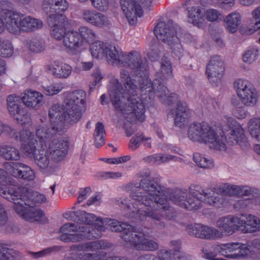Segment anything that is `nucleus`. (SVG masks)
<instances>
[{
	"instance_id": "nucleus-1",
	"label": "nucleus",
	"mask_w": 260,
	"mask_h": 260,
	"mask_svg": "<svg viewBox=\"0 0 260 260\" xmlns=\"http://www.w3.org/2000/svg\"><path fill=\"white\" fill-rule=\"evenodd\" d=\"M135 72L136 75L140 76V74ZM146 73L148 76L147 70ZM136 77L133 80L139 85V89L131 80L128 72L124 69L120 71V78L123 82L125 89H123L117 79H113L109 85L108 91L111 101L115 109L123 117L129 122H135L137 120L144 121L145 119L144 105L146 104L147 99H151L155 94L162 103L169 105H175L174 108L170 109L168 116L174 118L176 126H184L187 121L189 109L185 104L178 100V95L174 93L170 94L167 87L161 84L158 79L154 80L151 83L148 76V83H150L153 89L147 91L145 95H142L141 84L138 81Z\"/></svg>"
},
{
	"instance_id": "nucleus-2",
	"label": "nucleus",
	"mask_w": 260,
	"mask_h": 260,
	"mask_svg": "<svg viewBox=\"0 0 260 260\" xmlns=\"http://www.w3.org/2000/svg\"><path fill=\"white\" fill-rule=\"evenodd\" d=\"M131 200L122 199L121 201L128 216L146 220L147 217L160 221L165 217H173L168 200L164 196L163 188L148 173L140 181L139 187L132 190L129 193Z\"/></svg>"
},
{
	"instance_id": "nucleus-3",
	"label": "nucleus",
	"mask_w": 260,
	"mask_h": 260,
	"mask_svg": "<svg viewBox=\"0 0 260 260\" xmlns=\"http://www.w3.org/2000/svg\"><path fill=\"white\" fill-rule=\"evenodd\" d=\"M104 56L109 64L129 68L140 74V76L137 75L136 78L141 84L142 95H145L147 91H150L153 89V87L150 86V83H148L146 73L147 60L141 58L139 52L133 51L126 54L122 52L121 49L109 45L106 48Z\"/></svg>"
},
{
	"instance_id": "nucleus-4",
	"label": "nucleus",
	"mask_w": 260,
	"mask_h": 260,
	"mask_svg": "<svg viewBox=\"0 0 260 260\" xmlns=\"http://www.w3.org/2000/svg\"><path fill=\"white\" fill-rule=\"evenodd\" d=\"M172 201L182 208L189 210H198L204 204L221 208L224 205L222 197L214 196L209 189H204L199 185H191L188 191L176 189L171 196Z\"/></svg>"
},
{
	"instance_id": "nucleus-5",
	"label": "nucleus",
	"mask_w": 260,
	"mask_h": 260,
	"mask_svg": "<svg viewBox=\"0 0 260 260\" xmlns=\"http://www.w3.org/2000/svg\"><path fill=\"white\" fill-rule=\"evenodd\" d=\"M123 223H124L108 218L100 220V223H95L92 225L77 226L66 223V230L74 232L73 234L66 233V242H78L85 239L99 238L101 236L102 232L106 230L104 225L109 226L112 231L120 232L121 234L123 231V226H122Z\"/></svg>"
},
{
	"instance_id": "nucleus-6",
	"label": "nucleus",
	"mask_w": 260,
	"mask_h": 260,
	"mask_svg": "<svg viewBox=\"0 0 260 260\" xmlns=\"http://www.w3.org/2000/svg\"><path fill=\"white\" fill-rule=\"evenodd\" d=\"M43 10L48 15L47 22L51 27V35L56 40L65 43V5L63 0H45Z\"/></svg>"
},
{
	"instance_id": "nucleus-7",
	"label": "nucleus",
	"mask_w": 260,
	"mask_h": 260,
	"mask_svg": "<svg viewBox=\"0 0 260 260\" xmlns=\"http://www.w3.org/2000/svg\"><path fill=\"white\" fill-rule=\"evenodd\" d=\"M188 138L192 142L204 143L210 148L224 150L225 146L223 139H219L213 127L203 121L190 124L187 130Z\"/></svg>"
},
{
	"instance_id": "nucleus-8",
	"label": "nucleus",
	"mask_w": 260,
	"mask_h": 260,
	"mask_svg": "<svg viewBox=\"0 0 260 260\" xmlns=\"http://www.w3.org/2000/svg\"><path fill=\"white\" fill-rule=\"evenodd\" d=\"M22 194L16 188L0 185V196L14 205H25L33 207L37 203L45 202V196L27 188H23Z\"/></svg>"
},
{
	"instance_id": "nucleus-9",
	"label": "nucleus",
	"mask_w": 260,
	"mask_h": 260,
	"mask_svg": "<svg viewBox=\"0 0 260 260\" xmlns=\"http://www.w3.org/2000/svg\"><path fill=\"white\" fill-rule=\"evenodd\" d=\"M233 87L239 99L232 98V105L238 108L241 104L248 107H253L256 105L259 95L251 82L245 79L239 78L234 82Z\"/></svg>"
},
{
	"instance_id": "nucleus-10",
	"label": "nucleus",
	"mask_w": 260,
	"mask_h": 260,
	"mask_svg": "<svg viewBox=\"0 0 260 260\" xmlns=\"http://www.w3.org/2000/svg\"><path fill=\"white\" fill-rule=\"evenodd\" d=\"M122 226L123 231L120 237L131 248L144 251H155L158 248L156 242L146 238L144 233L137 231L131 225L124 223Z\"/></svg>"
},
{
	"instance_id": "nucleus-11",
	"label": "nucleus",
	"mask_w": 260,
	"mask_h": 260,
	"mask_svg": "<svg viewBox=\"0 0 260 260\" xmlns=\"http://www.w3.org/2000/svg\"><path fill=\"white\" fill-rule=\"evenodd\" d=\"M178 26L172 20L168 21L167 24L160 22L157 24L154 29L156 38L168 45L174 54L180 57L182 56L183 49L177 36Z\"/></svg>"
},
{
	"instance_id": "nucleus-12",
	"label": "nucleus",
	"mask_w": 260,
	"mask_h": 260,
	"mask_svg": "<svg viewBox=\"0 0 260 260\" xmlns=\"http://www.w3.org/2000/svg\"><path fill=\"white\" fill-rule=\"evenodd\" d=\"M224 118L226 123L229 127V132L225 136L221 135H218L219 139H223L226 149V143L230 145H239L243 149H245L249 146L247 138L245 134V131L242 126L234 118L225 116ZM222 133L223 134L222 131ZM224 151V150H223Z\"/></svg>"
},
{
	"instance_id": "nucleus-13",
	"label": "nucleus",
	"mask_w": 260,
	"mask_h": 260,
	"mask_svg": "<svg viewBox=\"0 0 260 260\" xmlns=\"http://www.w3.org/2000/svg\"><path fill=\"white\" fill-rule=\"evenodd\" d=\"M153 0H121V9L131 25L135 24L137 17L142 16L143 12L141 3L143 7H149Z\"/></svg>"
},
{
	"instance_id": "nucleus-14",
	"label": "nucleus",
	"mask_w": 260,
	"mask_h": 260,
	"mask_svg": "<svg viewBox=\"0 0 260 260\" xmlns=\"http://www.w3.org/2000/svg\"><path fill=\"white\" fill-rule=\"evenodd\" d=\"M241 222L242 221L240 220V217L233 215H228L219 218L216 222L218 239L231 236L236 231H239V223Z\"/></svg>"
},
{
	"instance_id": "nucleus-15",
	"label": "nucleus",
	"mask_w": 260,
	"mask_h": 260,
	"mask_svg": "<svg viewBox=\"0 0 260 260\" xmlns=\"http://www.w3.org/2000/svg\"><path fill=\"white\" fill-rule=\"evenodd\" d=\"M19 98L10 95L7 99V108L10 114L21 124H28L30 120V116L26 113L19 100Z\"/></svg>"
},
{
	"instance_id": "nucleus-16",
	"label": "nucleus",
	"mask_w": 260,
	"mask_h": 260,
	"mask_svg": "<svg viewBox=\"0 0 260 260\" xmlns=\"http://www.w3.org/2000/svg\"><path fill=\"white\" fill-rule=\"evenodd\" d=\"M186 231L189 235L202 239H219L217 229L213 226L200 223L190 224L186 226Z\"/></svg>"
},
{
	"instance_id": "nucleus-17",
	"label": "nucleus",
	"mask_w": 260,
	"mask_h": 260,
	"mask_svg": "<svg viewBox=\"0 0 260 260\" xmlns=\"http://www.w3.org/2000/svg\"><path fill=\"white\" fill-rule=\"evenodd\" d=\"M24 205L13 204V208L19 216L26 221L42 223L45 222L46 218L42 210L32 207L26 209Z\"/></svg>"
},
{
	"instance_id": "nucleus-18",
	"label": "nucleus",
	"mask_w": 260,
	"mask_h": 260,
	"mask_svg": "<svg viewBox=\"0 0 260 260\" xmlns=\"http://www.w3.org/2000/svg\"><path fill=\"white\" fill-rule=\"evenodd\" d=\"M4 166L9 174L16 178L31 181L35 178L34 171L24 164L6 162Z\"/></svg>"
},
{
	"instance_id": "nucleus-19",
	"label": "nucleus",
	"mask_w": 260,
	"mask_h": 260,
	"mask_svg": "<svg viewBox=\"0 0 260 260\" xmlns=\"http://www.w3.org/2000/svg\"><path fill=\"white\" fill-rule=\"evenodd\" d=\"M224 64L219 56L211 58L207 66L206 74L211 82H216L222 77L224 72Z\"/></svg>"
},
{
	"instance_id": "nucleus-20",
	"label": "nucleus",
	"mask_w": 260,
	"mask_h": 260,
	"mask_svg": "<svg viewBox=\"0 0 260 260\" xmlns=\"http://www.w3.org/2000/svg\"><path fill=\"white\" fill-rule=\"evenodd\" d=\"M82 18L87 23L98 28L108 27L111 22L108 17L94 10H85L82 13Z\"/></svg>"
},
{
	"instance_id": "nucleus-21",
	"label": "nucleus",
	"mask_w": 260,
	"mask_h": 260,
	"mask_svg": "<svg viewBox=\"0 0 260 260\" xmlns=\"http://www.w3.org/2000/svg\"><path fill=\"white\" fill-rule=\"evenodd\" d=\"M105 247L104 243L100 241L85 243L79 246V250L86 252L95 251L96 253H88L84 255L79 254L78 256L80 260H105L103 256L104 254L101 256V253L99 254L97 253V250L104 249Z\"/></svg>"
},
{
	"instance_id": "nucleus-22",
	"label": "nucleus",
	"mask_w": 260,
	"mask_h": 260,
	"mask_svg": "<svg viewBox=\"0 0 260 260\" xmlns=\"http://www.w3.org/2000/svg\"><path fill=\"white\" fill-rule=\"evenodd\" d=\"M18 14L12 11L4 9L0 11V34L5 29V26L11 33L18 34V27L16 21Z\"/></svg>"
},
{
	"instance_id": "nucleus-23",
	"label": "nucleus",
	"mask_w": 260,
	"mask_h": 260,
	"mask_svg": "<svg viewBox=\"0 0 260 260\" xmlns=\"http://www.w3.org/2000/svg\"><path fill=\"white\" fill-rule=\"evenodd\" d=\"M66 218H70L78 223H84L85 225L93 224L95 223H100V220H103L101 218L97 217L94 214L87 213L84 211H77L70 212V216L66 217ZM77 226H80L77 224H74ZM81 225L80 226H82Z\"/></svg>"
},
{
	"instance_id": "nucleus-24",
	"label": "nucleus",
	"mask_w": 260,
	"mask_h": 260,
	"mask_svg": "<svg viewBox=\"0 0 260 260\" xmlns=\"http://www.w3.org/2000/svg\"><path fill=\"white\" fill-rule=\"evenodd\" d=\"M245 219L240 218L239 231L243 233H251L260 230V219L254 215L248 214L244 216Z\"/></svg>"
},
{
	"instance_id": "nucleus-25",
	"label": "nucleus",
	"mask_w": 260,
	"mask_h": 260,
	"mask_svg": "<svg viewBox=\"0 0 260 260\" xmlns=\"http://www.w3.org/2000/svg\"><path fill=\"white\" fill-rule=\"evenodd\" d=\"M66 104L86 109V92L82 89H78L68 92L66 95Z\"/></svg>"
},
{
	"instance_id": "nucleus-26",
	"label": "nucleus",
	"mask_w": 260,
	"mask_h": 260,
	"mask_svg": "<svg viewBox=\"0 0 260 260\" xmlns=\"http://www.w3.org/2000/svg\"><path fill=\"white\" fill-rule=\"evenodd\" d=\"M17 20L16 21L18 25V33L20 30L23 31H31L36 29L41 28L43 26V22L39 19L31 18L30 16H27L21 19L18 15Z\"/></svg>"
},
{
	"instance_id": "nucleus-27",
	"label": "nucleus",
	"mask_w": 260,
	"mask_h": 260,
	"mask_svg": "<svg viewBox=\"0 0 260 260\" xmlns=\"http://www.w3.org/2000/svg\"><path fill=\"white\" fill-rule=\"evenodd\" d=\"M20 99L24 105L29 108L37 109L43 104V95L35 91H25Z\"/></svg>"
},
{
	"instance_id": "nucleus-28",
	"label": "nucleus",
	"mask_w": 260,
	"mask_h": 260,
	"mask_svg": "<svg viewBox=\"0 0 260 260\" xmlns=\"http://www.w3.org/2000/svg\"><path fill=\"white\" fill-rule=\"evenodd\" d=\"M59 123L54 124L51 127H42L36 130V135L42 142L47 143L49 142L51 138L58 134L61 135L64 134V131L62 127H59Z\"/></svg>"
},
{
	"instance_id": "nucleus-29",
	"label": "nucleus",
	"mask_w": 260,
	"mask_h": 260,
	"mask_svg": "<svg viewBox=\"0 0 260 260\" xmlns=\"http://www.w3.org/2000/svg\"><path fill=\"white\" fill-rule=\"evenodd\" d=\"M239 245L238 242L222 243L215 245L214 249L215 252H218L219 254L225 257L236 259L235 255L237 254Z\"/></svg>"
},
{
	"instance_id": "nucleus-30",
	"label": "nucleus",
	"mask_w": 260,
	"mask_h": 260,
	"mask_svg": "<svg viewBox=\"0 0 260 260\" xmlns=\"http://www.w3.org/2000/svg\"><path fill=\"white\" fill-rule=\"evenodd\" d=\"M50 153L52 159L56 162L62 160L65 155V144L64 140L59 141L54 139L49 144Z\"/></svg>"
},
{
	"instance_id": "nucleus-31",
	"label": "nucleus",
	"mask_w": 260,
	"mask_h": 260,
	"mask_svg": "<svg viewBox=\"0 0 260 260\" xmlns=\"http://www.w3.org/2000/svg\"><path fill=\"white\" fill-rule=\"evenodd\" d=\"M49 116L52 122L54 119L55 124L59 123V127L64 131L65 125V108L59 104L53 105L49 110Z\"/></svg>"
},
{
	"instance_id": "nucleus-32",
	"label": "nucleus",
	"mask_w": 260,
	"mask_h": 260,
	"mask_svg": "<svg viewBox=\"0 0 260 260\" xmlns=\"http://www.w3.org/2000/svg\"><path fill=\"white\" fill-rule=\"evenodd\" d=\"M85 109L66 104V127H70L78 122L81 118Z\"/></svg>"
},
{
	"instance_id": "nucleus-33",
	"label": "nucleus",
	"mask_w": 260,
	"mask_h": 260,
	"mask_svg": "<svg viewBox=\"0 0 260 260\" xmlns=\"http://www.w3.org/2000/svg\"><path fill=\"white\" fill-rule=\"evenodd\" d=\"M79 33L73 29L67 30L66 27V47L68 48L71 54H75L76 49L81 45Z\"/></svg>"
},
{
	"instance_id": "nucleus-34",
	"label": "nucleus",
	"mask_w": 260,
	"mask_h": 260,
	"mask_svg": "<svg viewBox=\"0 0 260 260\" xmlns=\"http://www.w3.org/2000/svg\"><path fill=\"white\" fill-rule=\"evenodd\" d=\"M241 21L240 14L237 12H233L227 15L224 19L225 27L230 32H235L238 30Z\"/></svg>"
},
{
	"instance_id": "nucleus-35",
	"label": "nucleus",
	"mask_w": 260,
	"mask_h": 260,
	"mask_svg": "<svg viewBox=\"0 0 260 260\" xmlns=\"http://www.w3.org/2000/svg\"><path fill=\"white\" fill-rule=\"evenodd\" d=\"M0 155L7 160H18L20 158L18 149L10 145H4L0 148Z\"/></svg>"
},
{
	"instance_id": "nucleus-36",
	"label": "nucleus",
	"mask_w": 260,
	"mask_h": 260,
	"mask_svg": "<svg viewBox=\"0 0 260 260\" xmlns=\"http://www.w3.org/2000/svg\"><path fill=\"white\" fill-rule=\"evenodd\" d=\"M156 76L162 81L172 78V65L170 60L166 57L162 58L160 71L157 73Z\"/></svg>"
},
{
	"instance_id": "nucleus-37",
	"label": "nucleus",
	"mask_w": 260,
	"mask_h": 260,
	"mask_svg": "<svg viewBox=\"0 0 260 260\" xmlns=\"http://www.w3.org/2000/svg\"><path fill=\"white\" fill-rule=\"evenodd\" d=\"M141 143H143L146 148H151V138L139 134H136L131 139L129 147L131 149L135 150L139 147Z\"/></svg>"
},
{
	"instance_id": "nucleus-38",
	"label": "nucleus",
	"mask_w": 260,
	"mask_h": 260,
	"mask_svg": "<svg viewBox=\"0 0 260 260\" xmlns=\"http://www.w3.org/2000/svg\"><path fill=\"white\" fill-rule=\"evenodd\" d=\"M106 132L104 124L98 122L96 123L94 131V143L96 147H100L105 143Z\"/></svg>"
},
{
	"instance_id": "nucleus-39",
	"label": "nucleus",
	"mask_w": 260,
	"mask_h": 260,
	"mask_svg": "<svg viewBox=\"0 0 260 260\" xmlns=\"http://www.w3.org/2000/svg\"><path fill=\"white\" fill-rule=\"evenodd\" d=\"M5 131L9 134L11 137L14 138L15 140H19L21 142L26 143L31 140L32 138L31 133L28 130H23L20 133H17L16 131L11 127L6 125Z\"/></svg>"
},
{
	"instance_id": "nucleus-40",
	"label": "nucleus",
	"mask_w": 260,
	"mask_h": 260,
	"mask_svg": "<svg viewBox=\"0 0 260 260\" xmlns=\"http://www.w3.org/2000/svg\"><path fill=\"white\" fill-rule=\"evenodd\" d=\"M236 185L230 183H221L210 189L211 192H214V196H218L216 194H223L230 197L235 196Z\"/></svg>"
},
{
	"instance_id": "nucleus-41",
	"label": "nucleus",
	"mask_w": 260,
	"mask_h": 260,
	"mask_svg": "<svg viewBox=\"0 0 260 260\" xmlns=\"http://www.w3.org/2000/svg\"><path fill=\"white\" fill-rule=\"evenodd\" d=\"M247 127L250 135L260 141V117H254L250 119Z\"/></svg>"
},
{
	"instance_id": "nucleus-42",
	"label": "nucleus",
	"mask_w": 260,
	"mask_h": 260,
	"mask_svg": "<svg viewBox=\"0 0 260 260\" xmlns=\"http://www.w3.org/2000/svg\"><path fill=\"white\" fill-rule=\"evenodd\" d=\"M34 158L40 169L44 170L49 167L50 160L46 150L44 149L38 150V153L35 154Z\"/></svg>"
},
{
	"instance_id": "nucleus-43",
	"label": "nucleus",
	"mask_w": 260,
	"mask_h": 260,
	"mask_svg": "<svg viewBox=\"0 0 260 260\" xmlns=\"http://www.w3.org/2000/svg\"><path fill=\"white\" fill-rule=\"evenodd\" d=\"M137 260H172L171 252L166 249H160L157 252V256L152 254H145L139 256Z\"/></svg>"
},
{
	"instance_id": "nucleus-44",
	"label": "nucleus",
	"mask_w": 260,
	"mask_h": 260,
	"mask_svg": "<svg viewBox=\"0 0 260 260\" xmlns=\"http://www.w3.org/2000/svg\"><path fill=\"white\" fill-rule=\"evenodd\" d=\"M259 49L257 46L249 47L244 52L242 59L244 62L247 64H252L256 61L259 56Z\"/></svg>"
},
{
	"instance_id": "nucleus-45",
	"label": "nucleus",
	"mask_w": 260,
	"mask_h": 260,
	"mask_svg": "<svg viewBox=\"0 0 260 260\" xmlns=\"http://www.w3.org/2000/svg\"><path fill=\"white\" fill-rule=\"evenodd\" d=\"M202 9L200 7H192L188 8V21L194 25L199 26L202 23Z\"/></svg>"
},
{
	"instance_id": "nucleus-46",
	"label": "nucleus",
	"mask_w": 260,
	"mask_h": 260,
	"mask_svg": "<svg viewBox=\"0 0 260 260\" xmlns=\"http://www.w3.org/2000/svg\"><path fill=\"white\" fill-rule=\"evenodd\" d=\"M239 244L240 245L237 251V254L235 255L236 259H246L252 256L253 253L252 243L251 246L241 243H239Z\"/></svg>"
},
{
	"instance_id": "nucleus-47",
	"label": "nucleus",
	"mask_w": 260,
	"mask_h": 260,
	"mask_svg": "<svg viewBox=\"0 0 260 260\" xmlns=\"http://www.w3.org/2000/svg\"><path fill=\"white\" fill-rule=\"evenodd\" d=\"M193 159L197 165L204 169H211L213 167V161L211 159L205 157L199 153L193 154Z\"/></svg>"
},
{
	"instance_id": "nucleus-48",
	"label": "nucleus",
	"mask_w": 260,
	"mask_h": 260,
	"mask_svg": "<svg viewBox=\"0 0 260 260\" xmlns=\"http://www.w3.org/2000/svg\"><path fill=\"white\" fill-rule=\"evenodd\" d=\"M106 47V44L101 41H96L92 43L90 47L92 56L96 58L103 57L104 56Z\"/></svg>"
},
{
	"instance_id": "nucleus-49",
	"label": "nucleus",
	"mask_w": 260,
	"mask_h": 260,
	"mask_svg": "<svg viewBox=\"0 0 260 260\" xmlns=\"http://www.w3.org/2000/svg\"><path fill=\"white\" fill-rule=\"evenodd\" d=\"M13 52V47L11 42L8 40L0 38V56L9 57Z\"/></svg>"
},
{
	"instance_id": "nucleus-50",
	"label": "nucleus",
	"mask_w": 260,
	"mask_h": 260,
	"mask_svg": "<svg viewBox=\"0 0 260 260\" xmlns=\"http://www.w3.org/2000/svg\"><path fill=\"white\" fill-rule=\"evenodd\" d=\"M18 257V252L0 245V260H14Z\"/></svg>"
},
{
	"instance_id": "nucleus-51",
	"label": "nucleus",
	"mask_w": 260,
	"mask_h": 260,
	"mask_svg": "<svg viewBox=\"0 0 260 260\" xmlns=\"http://www.w3.org/2000/svg\"><path fill=\"white\" fill-rule=\"evenodd\" d=\"M63 249V246L56 245L48 247L38 252L29 251L28 253L34 258H39L49 255L52 252H57Z\"/></svg>"
},
{
	"instance_id": "nucleus-52",
	"label": "nucleus",
	"mask_w": 260,
	"mask_h": 260,
	"mask_svg": "<svg viewBox=\"0 0 260 260\" xmlns=\"http://www.w3.org/2000/svg\"><path fill=\"white\" fill-rule=\"evenodd\" d=\"M258 199H242L236 202L233 205L234 208L238 211L245 210L247 207L252 205H257Z\"/></svg>"
},
{
	"instance_id": "nucleus-53",
	"label": "nucleus",
	"mask_w": 260,
	"mask_h": 260,
	"mask_svg": "<svg viewBox=\"0 0 260 260\" xmlns=\"http://www.w3.org/2000/svg\"><path fill=\"white\" fill-rule=\"evenodd\" d=\"M203 17L210 22H216L221 20L223 15L221 11L215 9L206 10L203 15Z\"/></svg>"
},
{
	"instance_id": "nucleus-54",
	"label": "nucleus",
	"mask_w": 260,
	"mask_h": 260,
	"mask_svg": "<svg viewBox=\"0 0 260 260\" xmlns=\"http://www.w3.org/2000/svg\"><path fill=\"white\" fill-rule=\"evenodd\" d=\"M80 36L86 42L93 41L96 38L94 31L87 26H80L79 29Z\"/></svg>"
},
{
	"instance_id": "nucleus-55",
	"label": "nucleus",
	"mask_w": 260,
	"mask_h": 260,
	"mask_svg": "<svg viewBox=\"0 0 260 260\" xmlns=\"http://www.w3.org/2000/svg\"><path fill=\"white\" fill-rule=\"evenodd\" d=\"M37 141L34 139L29 140L24 145V151L27 155L30 157L34 156L35 154L38 153V150L36 149Z\"/></svg>"
},
{
	"instance_id": "nucleus-56",
	"label": "nucleus",
	"mask_w": 260,
	"mask_h": 260,
	"mask_svg": "<svg viewBox=\"0 0 260 260\" xmlns=\"http://www.w3.org/2000/svg\"><path fill=\"white\" fill-rule=\"evenodd\" d=\"M254 191V189L247 186L236 185L235 196H248Z\"/></svg>"
},
{
	"instance_id": "nucleus-57",
	"label": "nucleus",
	"mask_w": 260,
	"mask_h": 260,
	"mask_svg": "<svg viewBox=\"0 0 260 260\" xmlns=\"http://www.w3.org/2000/svg\"><path fill=\"white\" fill-rule=\"evenodd\" d=\"M29 47L32 52H40L44 49L45 46L42 40L38 39H32L30 41Z\"/></svg>"
},
{
	"instance_id": "nucleus-58",
	"label": "nucleus",
	"mask_w": 260,
	"mask_h": 260,
	"mask_svg": "<svg viewBox=\"0 0 260 260\" xmlns=\"http://www.w3.org/2000/svg\"><path fill=\"white\" fill-rule=\"evenodd\" d=\"M251 15L254 20H258L259 21L256 22L254 24V26H253V28L249 29V34L254 33L260 28V6L252 11Z\"/></svg>"
},
{
	"instance_id": "nucleus-59",
	"label": "nucleus",
	"mask_w": 260,
	"mask_h": 260,
	"mask_svg": "<svg viewBox=\"0 0 260 260\" xmlns=\"http://www.w3.org/2000/svg\"><path fill=\"white\" fill-rule=\"evenodd\" d=\"M92 6L100 11H106L109 7L108 0H90Z\"/></svg>"
},
{
	"instance_id": "nucleus-60",
	"label": "nucleus",
	"mask_w": 260,
	"mask_h": 260,
	"mask_svg": "<svg viewBox=\"0 0 260 260\" xmlns=\"http://www.w3.org/2000/svg\"><path fill=\"white\" fill-rule=\"evenodd\" d=\"M53 74L57 78H65V72L63 71L62 63L59 64V62H55L53 68Z\"/></svg>"
},
{
	"instance_id": "nucleus-61",
	"label": "nucleus",
	"mask_w": 260,
	"mask_h": 260,
	"mask_svg": "<svg viewBox=\"0 0 260 260\" xmlns=\"http://www.w3.org/2000/svg\"><path fill=\"white\" fill-rule=\"evenodd\" d=\"M62 88L63 86L58 84L51 85L46 87L45 92L47 95H53L59 92Z\"/></svg>"
},
{
	"instance_id": "nucleus-62",
	"label": "nucleus",
	"mask_w": 260,
	"mask_h": 260,
	"mask_svg": "<svg viewBox=\"0 0 260 260\" xmlns=\"http://www.w3.org/2000/svg\"><path fill=\"white\" fill-rule=\"evenodd\" d=\"M91 192V189L89 187H86L83 188H81L79 191V194L78 197V202L79 203L82 202L85 200Z\"/></svg>"
},
{
	"instance_id": "nucleus-63",
	"label": "nucleus",
	"mask_w": 260,
	"mask_h": 260,
	"mask_svg": "<svg viewBox=\"0 0 260 260\" xmlns=\"http://www.w3.org/2000/svg\"><path fill=\"white\" fill-rule=\"evenodd\" d=\"M159 158V154H154L144 157V160L148 163L160 165Z\"/></svg>"
},
{
	"instance_id": "nucleus-64",
	"label": "nucleus",
	"mask_w": 260,
	"mask_h": 260,
	"mask_svg": "<svg viewBox=\"0 0 260 260\" xmlns=\"http://www.w3.org/2000/svg\"><path fill=\"white\" fill-rule=\"evenodd\" d=\"M102 177L105 179H117L122 176V174L119 172H104L102 173Z\"/></svg>"
}]
</instances>
